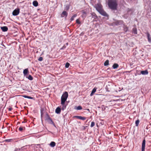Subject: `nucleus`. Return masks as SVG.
I'll use <instances>...</instances> for the list:
<instances>
[{
	"mask_svg": "<svg viewBox=\"0 0 151 151\" xmlns=\"http://www.w3.org/2000/svg\"><path fill=\"white\" fill-rule=\"evenodd\" d=\"M95 7L97 11L101 15L105 16H107L106 13L102 9L101 4H97L95 5Z\"/></svg>",
	"mask_w": 151,
	"mask_h": 151,
	"instance_id": "1",
	"label": "nucleus"
},
{
	"mask_svg": "<svg viewBox=\"0 0 151 151\" xmlns=\"http://www.w3.org/2000/svg\"><path fill=\"white\" fill-rule=\"evenodd\" d=\"M108 4L111 9H116L117 4L115 0H109Z\"/></svg>",
	"mask_w": 151,
	"mask_h": 151,
	"instance_id": "2",
	"label": "nucleus"
},
{
	"mask_svg": "<svg viewBox=\"0 0 151 151\" xmlns=\"http://www.w3.org/2000/svg\"><path fill=\"white\" fill-rule=\"evenodd\" d=\"M68 96V93L67 92H65L63 93L61 97V102L62 104H63L65 102Z\"/></svg>",
	"mask_w": 151,
	"mask_h": 151,
	"instance_id": "3",
	"label": "nucleus"
},
{
	"mask_svg": "<svg viewBox=\"0 0 151 151\" xmlns=\"http://www.w3.org/2000/svg\"><path fill=\"white\" fill-rule=\"evenodd\" d=\"M45 120L47 121L48 122L50 123L52 122V121L51 118L50 117L49 115L47 114H46V115L45 116Z\"/></svg>",
	"mask_w": 151,
	"mask_h": 151,
	"instance_id": "4",
	"label": "nucleus"
},
{
	"mask_svg": "<svg viewBox=\"0 0 151 151\" xmlns=\"http://www.w3.org/2000/svg\"><path fill=\"white\" fill-rule=\"evenodd\" d=\"M145 139H144L143 140L142 142L141 151H145Z\"/></svg>",
	"mask_w": 151,
	"mask_h": 151,
	"instance_id": "5",
	"label": "nucleus"
},
{
	"mask_svg": "<svg viewBox=\"0 0 151 151\" xmlns=\"http://www.w3.org/2000/svg\"><path fill=\"white\" fill-rule=\"evenodd\" d=\"M61 104L62 106L61 108V109L62 110H64L66 109V106L67 105V104H66L65 102H64L63 104H62V102H61Z\"/></svg>",
	"mask_w": 151,
	"mask_h": 151,
	"instance_id": "6",
	"label": "nucleus"
},
{
	"mask_svg": "<svg viewBox=\"0 0 151 151\" xmlns=\"http://www.w3.org/2000/svg\"><path fill=\"white\" fill-rule=\"evenodd\" d=\"M19 13V9H16L13 12V14L14 16L17 15Z\"/></svg>",
	"mask_w": 151,
	"mask_h": 151,
	"instance_id": "7",
	"label": "nucleus"
},
{
	"mask_svg": "<svg viewBox=\"0 0 151 151\" xmlns=\"http://www.w3.org/2000/svg\"><path fill=\"white\" fill-rule=\"evenodd\" d=\"M23 73L24 76H26L29 73L28 70V68H26L24 70Z\"/></svg>",
	"mask_w": 151,
	"mask_h": 151,
	"instance_id": "8",
	"label": "nucleus"
},
{
	"mask_svg": "<svg viewBox=\"0 0 151 151\" xmlns=\"http://www.w3.org/2000/svg\"><path fill=\"white\" fill-rule=\"evenodd\" d=\"M141 73L143 75H146L148 74V72L147 70H145L144 71H141Z\"/></svg>",
	"mask_w": 151,
	"mask_h": 151,
	"instance_id": "9",
	"label": "nucleus"
},
{
	"mask_svg": "<svg viewBox=\"0 0 151 151\" xmlns=\"http://www.w3.org/2000/svg\"><path fill=\"white\" fill-rule=\"evenodd\" d=\"M1 29L4 32L8 30L7 27L5 26L1 27Z\"/></svg>",
	"mask_w": 151,
	"mask_h": 151,
	"instance_id": "10",
	"label": "nucleus"
},
{
	"mask_svg": "<svg viewBox=\"0 0 151 151\" xmlns=\"http://www.w3.org/2000/svg\"><path fill=\"white\" fill-rule=\"evenodd\" d=\"M67 15V13L65 11H64L61 14V16L62 17H66Z\"/></svg>",
	"mask_w": 151,
	"mask_h": 151,
	"instance_id": "11",
	"label": "nucleus"
},
{
	"mask_svg": "<svg viewBox=\"0 0 151 151\" xmlns=\"http://www.w3.org/2000/svg\"><path fill=\"white\" fill-rule=\"evenodd\" d=\"M50 145L52 147H53L55 145L56 143L55 142H51L50 144Z\"/></svg>",
	"mask_w": 151,
	"mask_h": 151,
	"instance_id": "12",
	"label": "nucleus"
},
{
	"mask_svg": "<svg viewBox=\"0 0 151 151\" xmlns=\"http://www.w3.org/2000/svg\"><path fill=\"white\" fill-rule=\"evenodd\" d=\"M33 4L34 6H37L38 5V3L37 1H35L33 2Z\"/></svg>",
	"mask_w": 151,
	"mask_h": 151,
	"instance_id": "13",
	"label": "nucleus"
},
{
	"mask_svg": "<svg viewBox=\"0 0 151 151\" xmlns=\"http://www.w3.org/2000/svg\"><path fill=\"white\" fill-rule=\"evenodd\" d=\"M147 37L148 39V41L150 42H151V37H150V34L149 33H147Z\"/></svg>",
	"mask_w": 151,
	"mask_h": 151,
	"instance_id": "14",
	"label": "nucleus"
},
{
	"mask_svg": "<svg viewBox=\"0 0 151 151\" xmlns=\"http://www.w3.org/2000/svg\"><path fill=\"white\" fill-rule=\"evenodd\" d=\"M61 107H57V114H60L61 111Z\"/></svg>",
	"mask_w": 151,
	"mask_h": 151,
	"instance_id": "15",
	"label": "nucleus"
},
{
	"mask_svg": "<svg viewBox=\"0 0 151 151\" xmlns=\"http://www.w3.org/2000/svg\"><path fill=\"white\" fill-rule=\"evenodd\" d=\"M26 78H27L30 80H32L33 79L32 77L30 75L28 77L26 76Z\"/></svg>",
	"mask_w": 151,
	"mask_h": 151,
	"instance_id": "16",
	"label": "nucleus"
},
{
	"mask_svg": "<svg viewBox=\"0 0 151 151\" xmlns=\"http://www.w3.org/2000/svg\"><path fill=\"white\" fill-rule=\"evenodd\" d=\"M139 122V119L137 120L135 122V125L136 126H138Z\"/></svg>",
	"mask_w": 151,
	"mask_h": 151,
	"instance_id": "17",
	"label": "nucleus"
},
{
	"mask_svg": "<svg viewBox=\"0 0 151 151\" xmlns=\"http://www.w3.org/2000/svg\"><path fill=\"white\" fill-rule=\"evenodd\" d=\"M133 32L135 34H137V30L136 28H133Z\"/></svg>",
	"mask_w": 151,
	"mask_h": 151,
	"instance_id": "18",
	"label": "nucleus"
},
{
	"mask_svg": "<svg viewBox=\"0 0 151 151\" xmlns=\"http://www.w3.org/2000/svg\"><path fill=\"white\" fill-rule=\"evenodd\" d=\"M109 61L108 60H107L104 63V65L105 66L108 65H109Z\"/></svg>",
	"mask_w": 151,
	"mask_h": 151,
	"instance_id": "19",
	"label": "nucleus"
},
{
	"mask_svg": "<svg viewBox=\"0 0 151 151\" xmlns=\"http://www.w3.org/2000/svg\"><path fill=\"white\" fill-rule=\"evenodd\" d=\"M76 16L77 15L76 14L74 15L71 18L70 20L71 21L73 20H74V18H75Z\"/></svg>",
	"mask_w": 151,
	"mask_h": 151,
	"instance_id": "20",
	"label": "nucleus"
},
{
	"mask_svg": "<svg viewBox=\"0 0 151 151\" xmlns=\"http://www.w3.org/2000/svg\"><path fill=\"white\" fill-rule=\"evenodd\" d=\"M97 89V88H96V87L94 88H93V89L92 90L91 92H92V93H95L96 92Z\"/></svg>",
	"mask_w": 151,
	"mask_h": 151,
	"instance_id": "21",
	"label": "nucleus"
},
{
	"mask_svg": "<svg viewBox=\"0 0 151 151\" xmlns=\"http://www.w3.org/2000/svg\"><path fill=\"white\" fill-rule=\"evenodd\" d=\"M82 109V107L81 106H78L77 107L76 109L77 110H81Z\"/></svg>",
	"mask_w": 151,
	"mask_h": 151,
	"instance_id": "22",
	"label": "nucleus"
},
{
	"mask_svg": "<svg viewBox=\"0 0 151 151\" xmlns=\"http://www.w3.org/2000/svg\"><path fill=\"white\" fill-rule=\"evenodd\" d=\"M95 124L94 122H92L91 123V124L90 125V127H92L94 126Z\"/></svg>",
	"mask_w": 151,
	"mask_h": 151,
	"instance_id": "23",
	"label": "nucleus"
},
{
	"mask_svg": "<svg viewBox=\"0 0 151 151\" xmlns=\"http://www.w3.org/2000/svg\"><path fill=\"white\" fill-rule=\"evenodd\" d=\"M12 140V139H7L5 140L4 141L6 142H11Z\"/></svg>",
	"mask_w": 151,
	"mask_h": 151,
	"instance_id": "24",
	"label": "nucleus"
},
{
	"mask_svg": "<svg viewBox=\"0 0 151 151\" xmlns=\"http://www.w3.org/2000/svg\"><path fill=\"white\" fill-rule=\"evenodd\" d=\"M86 119V117L81 116L80 119L83 120H84Z\"/></svg>",
	"mask_w": 151,
	"mask_h": 151,
	"instance_id": "25",
	"label": "nucleus"
},
{
	"mask_svg": "<svg viewBox=\"0 0 151 151\" xmlns=\"http://www.w3.org/2000/svg\"><path fill=\"white\" fill-rule=\"evenodd\" d=\"M19 130L20 131H22L23 130V128L22 127H20L19 128Z\"/></svg>",
	"mask_w": 151,
	"mask_h": 151,
	"instance_id": "26",
	"label": "nucleus"
},
{
	"mask_svg": "<svg viewBox=\"0 0 151 151\" xmlns=\"http://www.w3.org/2000/svg\"><path fill=\"white\" fill-rule=\"evenodd\" d=\"M76 22L78 24H80L81 23L79 20L78 19L76 20Z\"/></svg>",
	"mask_w": 151,
	"mask_h": 151,
	"instance_id": "27",
	"label": "nucleus"
},
{
	"mask_svg": "<svg viewBox=\"0 0 151 151\" xmlns=\"http://www.w3.org/2000/svg\"><path fill=\"white\" fill-rule=\"evenodd\" d=\"M83 15H82V17H85L86 16V13L85 12H83Z\"/></svg>",
	"mask_w": 151,
	"mask_h": 151,
	"instance_id": "28",
	"label": "nucleus"
},
{
	"mask_svg": "<svg viewBox=\"0 0 151 151\" xmlns=\"http://www.w3.org/2000/svg\"><path fill=\"white\" fill-rule=\"evenodd\" d=\"M81 116H74V117L76 118L77 119H80Z\"/></svg>",
	"mask_w": 151,
	"mask_h": 151,
	"instance_id": "29",
	"label": "nucleus"
},
{
	"mask_svg": "<svg viewBox=\"0 0 151 151\" xmlns=\"http://www.w3.org/2000/svg\"><path fill=\"white\" fill-rule=\"evenodd\" d=\"M43 58L42 57H40L38 59V60L40 61H41L42 60Z\"/></svg>",
	"mask_w": 151,
	"mask_h": 151,
	"instance_id": "30",
	"label": "nucleus"
},
{
	"mask_svg": "<svg viewBox=\"0 0 151 151\" xmlns=\"http://www.w3.org/2000/svg\"><path fill=\"white\" fill-rule=\"evenodd\" d=\"M70 65V64L69 63H66L65 66H69Z\"/></svg>",
	"mask_w": 151,
	"mask_h": 151,
	"instance_id": "31",
	"label": "nucleus"
},
{
	"mask_svg": "<svg viewBox=\"0 0 151 151\" xmlns=\"http://www.w3.org/2000/svg\"><path fill=\"white\" fill-rule=\"evenodd\" d=\"M119 65L116 63H114V65H113V66H118Z\"/></svg>",
	"mask_w": 151,
	"mask_h": 151,
	"instance_id": "32",
	"label": "nucleus"
},
{
	"mask_svg": "<svg viewBox=\"0 0 151 151\" xmlns=\"http://www.w3.org/2000/svg\"><path fill=\"white\" fill-rule=\"evenodd\" d=\"M23 96L24 97V98H28V96H26V95H24V96Z\"/></svg>",
	"mask_w": 151,
	"mask_h": 151,
	"instance_id": "33",
	"label": "nucleus"
},
{
	"mask_svg": "<svg viewBox=\"0 0 151 151\" xmlns=\"http://www.w3.org/2000/svg\"><path fill=\"white\" fill-rule=\"evenodd\" d=\"M41 117H42L43 114L41 110Z\"/></svg>",
	"mask_w": 151,
	"mask_h": 151,
	"instance_id": "34",
	"label": "nucleus"
},
{
	"mask_svg": "<svg viewBox=\"0 0 151 151\" xmlns=\"http://www.w3.org/2000/svg\"><path fill=\"white\" fill-rule=\"evenodd\" d=\"M33 97H31V96H28V99H33Z\"/></svg>",
	"mask_w": 151,
	"mask_h": 151,
	"instance_id": "35",
	"label": "nucleus"
},
{
	"mask_svg": "<svg viewBox=\"0 0 151 151\" xmlns=\"http://www.w3.org/2000/svg\"><path fill=\"white\" fill-rule=\"evenodd\" d=\"M93 94H94L93 93H92V92H91V94H90V96H93Z\"/></svg>",
	"mask_w": 151,
	"mask_h": 151,
	"instance_id": "36",
	"label": "nucleus"
},
{
	"mask_svg": "<svg viewBox=\"0 0 151 151\" xmlns=\"http://www.w3.org/2000/svg\"><path fill=\"white\" fill-rule=\"evenodd\" d=\"M118 67H113V69H116Z\"/></svg>",
	"mask_w": 151,
	"mask_h": 151,
	"instance_id": "37",
	"label": "nucleus"
},
{
	"mask_svg": "<svg viewBox=\"0 0 151 151\" xmlns=\"http://www.w3.org/2000/svg\"><path fill=\"white\" fill-rule=\"evenodd\" d=\"M12 109V108H9V111H11Z\"/></svg>",
	"mask_w": 151,
	"mask_h": 151,
	"instance_id": "38",
	"label": "nucleus"
},
{
	"mask_svg": "<svg viewBox=\"0 0 151 151\" xmlns=\"http://www.w3.org/2000/svg\"><path fill=\"white\" fill-rule=\"evenodd\" d=\"M55 112L57 113V108L55 109Z\"/></svg>",
	"mask_w": 151,
	"mask_h": 151,
	"instance_id": "39",
	"label": "nucleus"
},
{
	"mask_svg": "<svg viewBox=\"0 0 151 151\" xmlns=\"http://www.w3.org/2000/svg\"><path fill=\"white\" fill-rule=\"evenodd\" d=\"M119 21H117V24H119Z\"/></svg>",
	"mask_w": 151,
	"mask_h": 151,
	"instance_id": "40",
	"label": "nucleus"
},
{
	"mask_svg": "<svg viewBox=\"0 0 151 151\" xmlns=\"http://www.w3.org/2000/svg\"><path fill=\"white\" fill-rule=\"evenodd\" d=\"M66 68H68L69 67H65Z\"/></svg>",
	"mask_w": 151,
	"mask_h": 151,
	"instance_id": "41",
	"label": "nucleus"
}]
</instances>
